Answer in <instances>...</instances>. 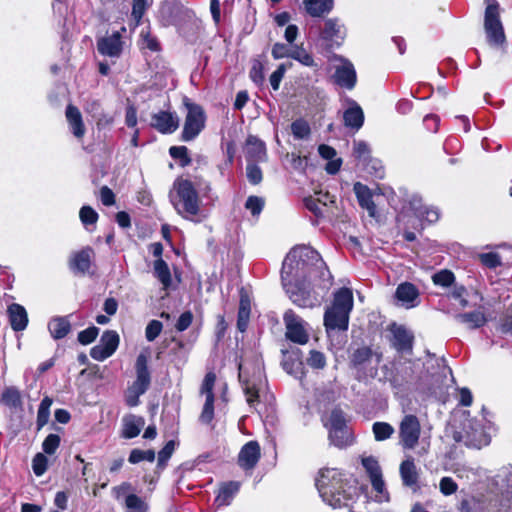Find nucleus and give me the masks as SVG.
<instances>
[{"instance_id": "21", "label": "nucleus", "mask_w": 512, "mask_h": 512, "mask_svg": "<svg viewBox=\"0 0 512 512\" xmlns=\"http://www.w3.org/2000/svg\"><path fill=\"white\" fill-rule=\"evenodd\" d=\"M135 370L136 379L131 386L138 390V392L145 393L151 383V375L148 369V358L145 354L140 353L137 356Z\"/></svg>"}, {"instance_id": "10", "label": "nucleus", "mask_w": 512, "mask_h": 512, "mask_svg": "<svg viewBox=\"0 0 512 512\" xmlns=\"http://www.w3.org/2000/svg\"><path fill=\"white\" fill-rule=\"evenodd\" d=\"M384 371V380L389 382L391 386L397 390L404 391L416 385L418 375L416 366L412 363L401 364L395 369H391L388 365L382 367Z\"/></svg>"}, {"instance_id": "3", "label": "nucleus", "mask_w": 512, "mask_h": 512, "mask_svg": "<svg viewBox=\"0 0 512 512\" xmlns=\"http://www.w3.org/2000/svg\"><path fill=\"white\" fill-rule=\"evenodd\" d=\"M173 190L170 198L178 214L185 219L200 222L204 215L201 214L199 195L193 183L188 179L178 178L173 184Z\"/></svg>"}, {"instance_id": "37", "label": "nucleus", "mask_w": 512, "mask_h": 512, "mask_svg": "<svg viewBox=\"0 0 512 512\" xmlns=\"http://www.w3.org/2000/svg\"><path fill=\"white\" fill-rule=\"evenodd\" d=\"M290 58L298 61L304 66L319 69V65L315 62L313 56L308 53L302 46H295L291 50Z\"/></svg>"}, {"instance_id": "8", "label": "nucleus", "mask_w": 512, "mask_h": 512, "mask_svg": "<svg viewBox=\"0 0 512 512\" xmlns=\"http://www.w3.org/2000/svg\"><path fill=\"white\" fill-rule=\"evenodd\" d=\"M373 357L376 358L377 365L382 359V353L373 351L370 346L366 345H361L351 350L349 363L350 367L356 371L357 379L361 380L367 377H375L377 374L376 366L368 369Z\"/></svg>"}, {"instance_id": "26", "label": "nucleus", "mask_w": 512, "mask_h": 512, "mask_svg": "<svg viewBox=\"0 0 512 512\" xmlns=\"http://www.w3.org/2000/svg\"><path fill=\"white\" fill-rule=\"evenodd\" d=\"M7 314L11 328L18 332L26 329L28 325V315L26 309L17 303L8 306Z\"/></svg>"}, {"instance_id": "61", "label": "nucleus", "mask_w": 512, "mask_h": 512, "mask_svg": "<svg viewBox=\"0 0 512 512\" xmlns=\"http://www.w3.org/2000/svg\"><path fill=\"white\" fill-rule=\"evenodd\" d=\"M246 175L248 178V181L253 184L257 185L262 181V170L257 164H248L246 167Z\"/></svg>"}, {"instance_id": "64", "label": "nucleus", "mask_w": 512, "mask_h": 512, "mask_svg": "<svg viewBox=\"0 0 512 512\" xmlns=\"http://www.w3.org/2000/svg\"><path fill=\"white\" fill-rule=\"evenodd\" d=\"M148 6V0H133L131 14L137 22L141 20Z\"/></svg>"}, {"instance_id": "54", "label": "nucleus", "mask_w": 512, "mask_h": 512, "mask_svg": "<svg viewBox=\"0 0 512 512\" xmlns=\"http://www.w3.org/2000/svg\"><path fill=\"white\" fill-rule=\"evenodd\" d=\"M353 155L359 161H367L370 158L368 144L364 141H355L353 145Z\"/></svg>"}, {"instance_id": "7", "label": "nucleus", "mask_w": 512, "mask_h": 512, "mask_svg": "<svg viewBox=\"0 0 512 512\" xmlns=\"http://www.w3.org/2000/svg\"><path fill=\"white\" fill-rule=\"evenodd\" d=\"M486 4L484 13V30L490 45L501 46L506 37L504 27L500 19V5L497 0H484Z\"/></svg>"}, {"instance_id": "22", "label": "nucleus", "mask_w": 512, "mask_h": 512, "mask_svg": "<svg viewBox=\"0 0 512 512\" xmlns=\"http://www.w3.org/2000/svg\"><path fill=\"white\" fill-rule=\"evenodd\" d=\"M151 126L162 134H171L179 126V119L177 115L160 111L152 115Z\"/></svg>"}, {"instance_id": "45", "label": "nucleus", "mask_w": 512, "mask_h": 512, "mask_svg": "<svg viewBox=\"0 0 512 512\" xmlns=\"http://www.w3.org/2000/svg\"><path fill=\"white\" fill-rule=\"evenodd\" d=\"M362 465L369 475L370 480L382 476L381 467L373 456L362 458Z\"/></svg>"}, {"instance_id": "28", "label": "nucleus", "mask_w": 512, "mask_h": 512, "mask_svg": "<svg viewBox=\"0 0 512 512\" xmlns=\"http://www.w3.org/2000/svg\"><path fill=\"white\" fill-rule=\"evenodd\" d=\"M241 483L238 481H228L220 485L218 494L215 498V503L218 506H228L231 504L233 498L239 492Z\"/></svg>"}, {"instance_id": "32", "label": "nucleus", "mask_w": 512, "mask_h": 512, "mask_svg": "<svg viewBox=\"0 0 512 512\" xmlns=\"http://www.w3.org/2000/svg\"><path fill=\"white\" fill-rule=\"evenodd\" d=\"M456 319L466 324L469 329H477L484 326L487 322V318L482 311L476 310L467 313L457 314Z\"/></svg>"}, {"instance_id": "24", "label": "nucleus", "mask_w": 512, "mask_h": 512, "mask_svg": "<svg viewBox=\"0 0 512 512\" xmlns=\"http://www.w3.org/2000/svg\"><path fill=\"white\" fill-rule=\"evenodd\" d=\"M65 116L72 134L77 139L83 138L86 128L80 110L76 106L69 104L66 107Z\"/></svg>"}, {"instance_id": "49", "label": "nucleus", "mask_w": 512, "mask_h": 512, "mask_svg": "<svg viewBox=\"0 0 512 512\" xmlns=\"http://www.w3.org/2000/svg\"><path fill=\"white\" fill-rule=\"evenodd\" d=\"M433 283L442 287H449L455 280L454 274L450 270H441L432 276Z\"/></svg>"}, {"instance_id": "50", "label": "nucleus", "mask_w": 512, "mask_h": 512, "mask_svg": "<svg viewBox=\"0 0 512 512\" xmlns=\"http://www.w3.org/2000/svg\"><path fill=\"white\" fill-rule=\"evenodd\" d=\"M263 71V63L258 59L253 60L249 76L251 80L258 86L262 85L264 82L265 77Z\"/></svg>"}, {"instance_id": "33", "label": "nucleus", "mask_w": 512, "mask_h": 512, "mask_svg": "<svg viewBox=\"0 0 512 512\" xmlns=\"http://www.w3.org/2000/svg\"><path fill=\"white\" fill-rule=\"evenodd\" d=\"M48 329L51 336L58 340L64 338L70 332L71 325L66 317H55L49 321Z\"/></svg>"}, {"instance_id": "15", "label": "nucleus", "mask_w": 512, "mask_h": 512, "mask_svg": "<svg viewBox=\"0 0 512 512\" xmlns=\"http://www.w3.org/2000/svg\"><path fill=\"white\" fill-rule=\"evenodd\" d=\"M216 382V375L214 372H208L202 382L200 393L205 395V403L199 416V422L208 425L214 418V385Z\"/></svg>"}, {"instance_id": "25", "label": "nucleus", "mask_w": 512, "mask_h": 512, "mask_svg": "<svg viewBox=\"0 0 512 512\" xmlns=\"http://www.w3.org/2000/svg\"><path fill=\"white\" fill-rule=\"evenodd\" d=\"M353 190L361 208L367 210L370 217H376L377 208L372 199L373 195L369 187L360 182H356Z\"/></svg>"}, {"instance_id": "9", "label": "nucleus", "mask_w": 512, "mask_h": 512, "mask_svg": "<svg viewBox=\"0 0 512 512\" xmlns=\"http://www.w3.org/2000/svg\"><path fill=\"white\" fill-rule=\"evenodd\" d=\"M128 46L129 35L125 26L97 39V50L99 54L109 58H120Z\"/></svg>"}, {"instance_id": "43", "label": "nucleus", "mask_w": 512, "mask_h": 512, "mask_svg": "<svg viewBox=\"0 0 512 512\" xmlns=\"http://www.w3.org/2000/svg\"><path fill=\"white\" fill-rule=\"evenodd\" d=\"M291 132L295 139H305L310 135V126L304 119H297L291 124Z\"/></svg>"}, {"instance_id": "4", "label": "nucleus", "mask_w": 512, "mask_h": 512, "mask_svg": "<svg viewBox=\"0 0 512 512\" xmlns=\"http://www.w3.org/2000/svg\"><path fill=\"white\" fill-rule=\"evenodd\" d=\"M353 305V293L350 288L342 287L334 292L332 303L324 313L323 320L327 333L348 329Z\"/></svg>"}, {"instance_id": "62", "label": "nucleus", "mask_w": 512, "mask_h": 512, "mask_svg": "<svg viewBox=\"0 0 512 512\" xmlns=\"http://www.w3.org/2000/svg\"><path fill=\"white\" fill-rule=\"evenodd\" d=\"M98 333H99V329L97 327H95V326L89 327V328L79 332L78 341L82 345H88L96 339V337L98 336Z\"/></svg>"}, {"instance_id": "6", "label": "nucleus", "mask_w": 512, "mask_h": 512, "mask_svg": "<svg viewBox=\"0 0 512 512\" xmlns=\"http://www.w3.org/2000/svg\"><path fill=\"white\" fill-rule=\"evenodd\" d=\"M453 439L469 448L476 449H480L490 443V436L486 432L484 425L476 419H467L462 424L461 430L453 432Z\"/></svg>"}, {"instance_id": "57", "label": "nucleus", "mask_w": 512, "mask_h": 512, "mask_svg": "<svg viewBox=\"0 0 512 512\" xmlns=\"http://www.w3.org/2000/svg\"><path fill=\"white\" fill-rule=\"evenodd\" d=\"M48 460L42 453H37L32 460V469L36 476H42L47 470Z\"/></svg>"}, {"instance_id": "23", "label": "nucleus", "mask_w": 512, "mask_h": 512, "mask_svg": "<svg viewBox=\"0 0 512 512\" xmlns=\"http://www.w3.org/2000/svg\"><path fill=\"white\" fill-rule=\"evenodd\" d=\"M92 255L93 249L90 247H85L74 253L69 261L70 269L75 274H85L90 269Z\"/></svg>"}, {"instance_id": "40", "label": "nucleus", "mask_w": 512, "mask_h": 512, "mask_svg": "<svg viewBox=\"0 0 512 512\" xmlns=\"http://www.w3.org/2000/svg\"><path fill=\"white\" fill-rule=\"evenodd\" d=\"M127 512H148V504L136 494H129L125 498Z\"/></svg>"}, {"instance_id": "14", "label": "nucleus", "mask_w": 512, "mask_h": 512, "mask_svg": "<svg viewBox=\"0 0 512 512\" xmlns=\"http://www.w3.org/2000/svg\"><path fill=\"white\" fill-rule=\"evenodd\" d=\"M421 426L415 415H405L399 425L400 444L404 449H414L418 444Z\"/></svg>"}, {"instance_id": "60", "label": "nucleus", "mask_w": 512, "mask_h": 512, "mask_svg": "<svg viewBox=\"0 0 512 512\" xmlns=\"http://www.w3.org/2000/svg\"><path fill=\"white\" fill-rule=\"evenodd\" d=\"M163 325L158 320H151L145 329V337L149 342L154 341L161 333Z\"/></svg>"}, {"instance_id": "31", "label": "nucleus", "mask_w": 512, "mask_h": 512, "mask_svg": "<svg viewBox=\"0 0 512 512\" xmlns=\"http://www.w3.org/2000/svg\"><path fill=\"white\" fill-rule=\"evenodd\" d=\"M306 12L312 17L328 14L334 6L333 0H303Z\"/></svg>"}, {"instance_id": "52", "label": "nucleus", "mask_w": 512, "mask_h": 512, "mask_svg": "<svg viewBox=\"0 0 512 512\" xmlns=\"http://www.w3.org/2000/svg\"><path fill=\"white\" fill-rule=\"evenodd\" d=\"M264 199L258 196H249L245 202V208L251 212L253 216H259L264 208Z\"/></svg>"}, {"instance_id": "17", "label": "nucleus", "mask_w": 512, "mask_h": 512, "mask_svg": "<svg viewBox=\"0 0 512 512\" xmlns=\"http://www.w3.org/2000/svg\"><path fill=\"white\" fill-rule=\"evenodd\" d=\"M261 457V448L257 441L244 444L238 454V465L245 471H252Z\"/></svg>"}, {"instance_id": "20", "label": "nucleus", "mask_w": 512, "mask_h": 512, "mask_svg": "<svg viewBox=\"0 0 512 512\" xmlns=\"http://www.w3.org/2000/svg\"><path fill=\"white\" fill-rule=\"evenodd\" d=\"M392 333L391 344L398 352H411L413 348L414 336L411 331L403 325L393 324L390 328Z\"/></svg>"}, {"instance_id": "51", "label": "nucleus", "mask_w": 512, "mask_h": 512, "mask_svg": "<svg viewBox=\"0 0 512 512\" xmlns=\"http://www.w3.org/2000/svg\"><path fill=\"white\" fill-rule=\"evenodd\" d=\"M79 217L85 227L96 224L98 213L90 206H83L80 209Z\"/></svg>"}, {"instance_id": "12", "label": "nucleus", "mask_w": 512, "mask_h": 512, "mask_svg": "<svg viewBox=\"0 0 512 512\" xmlns=\"http://www.w3.org/2000/svg\"><path fill=\"white\" fill-rule=\"evenodd\" d=\"M184 105L187 108L181 138L185 142L195 139L205 127L206 116L203 108L190 102L188 98L184 99Z\"/></svg>"}, {"instance_id": "34", "label": "nucleus", "mask_w": 512, "mask_h": 512, "mask_svg": "<svg viewBox=\"0 0 512 512\" xmlns=\"http://www.w3.org/2000/svg\"><path fill=\"white\" fill-rule=\"evenodd\" d=\"M144 425V420L141 417L129 416L123 420L122 437L125 439H132L139 435L141 428Z\"/></svg>"}, {"instance_id": "41", "label": "nucleus", "mask_w": 512, "mask_h": 512, "mask_svg": "<svg viewBox=\"0 0 512 512\" xmlns=\"http://www.w3.org/2000/svg\"><path fill=\"white\" fill-rule=\"evenodd\" d=\"M372 431L376 441H384L393 435L394 428L387 422H375Z\"/></svg>"}, {"instance_id": "56", "label": "nucleus", "mask_w": 512, "mask_h": 512, "mask_svg": "<svg viewBox=\"0 0 512 512\" xmlns=\"http://www.w3.org/2000/svg\"><path fill=\"white\" fill-rule=\"evenodd\" d=\"M329 439L333 445L339 448L346 447L350 445L352 442L348 430H342L341 432H337L334 436L331 435V431H329Z\"/></svg>"}, {"instance_id": "2", "label": "nucleus", "mask_w": 512, "mask_h": 512, "mask_svg": "<svg viewBox=\"0 0 512 512\" xmlns=\"http://www.w3.org/2000/svg\"><path fill=\"white\" fill-rule=\"evenodd\" d=\"M343 474L335 468H326L319 472L316 487L324 502L333 508L347 506L352 499V486L348 485Z\"/></svg>"}, {"instance_id": "46", "label": "nucleus", "mask_w": 512, "mask_h": 512, "mask_svg": "<svg viewBox=\"0 0 512 512\" xmlns=\"http://www.w3.org/2000/svg\"><path fill=\"white\" fill-rule=\"evenodd\" d=\"M169 154L172 158L179 160L180 166L186 167L191 163V158L188 155V148L186 146H172L169 149Z\"/></svg>"}, {"instance_id": "47", "label": "nucleus", "mask_w": 512, "mask_h": 512, "mask_svg": "<svg viewBox=\"0 0 512 512\" xmlns=\"http://www.w3.org/2000/svg\"><path fill=\"white\" fill-rule=\"evenodd\" d=\"M371 484L373 487V490L377 493L376 494V500L378 502H387L389 501V493L386 489L383 477H377L374 479H371Z\"/></svg>"}, {"instance_id": "35", "label": "nucleus", "mask_w": 512, "mask_h": 512, "mask_svg": "<svg viewBox=\"0 0 512 512\" xmlns=\"http://www.w3.org/2000/svg\"><path fill=\"white\" fill-rule=\"evenodd\" d=\"M153 274L161 282L164 290H167L171 286V272L167 263L163 259H157L154 261Z\"/></svg>"}, {"instance_id": "58", "label": "nucleus", "mask_w": 512, "mask_h": 512, "mask_svg": "<svg viewBox=\"0 0 512 512\" xmlns=\"http://www.w3.org/2000/svg\"><path fill=\"white\" fill-rule=\"evenodd\" d=\"M60 445V437L57 434H49L42 443V449L46 454H54Z\"/></svg>"}, {"instance_id": "13", "label": "nucleus", "mask_w": 512, "mask_h": 512, "mask_svg": "<svg viewBox=\"0 0 512 512\" xmlns=\"http://www.w3.org/2000/svg\"><path fill=\"white\" fill-rule=\"evenodd\" d=\"M288 340L299 345H305L309 341V334L305 328L306 323L293 310H287L283 315Z\"/></svg>"}, {"instance_id": "36", "label": "nucleus", "mask_w": 512, "mask_h": 512, "mask_svg": "<svg viewBox=\"0 0 512 512\" xmlns=\"http://www.w3.org/2000/svg\"><path fill=\"white\" fill-rule=\"evenodd\" d=\"M325 427L331 431V435H335L337 432L347 430L346 420L343 412L340 409H333L329 415L328 420L325 422Z\"/></svg>"}, {"instance_id": "11", "label": "nucleus", "mask_w": 512, "mask_h": 512, "mask_svg": "<svg viewBox=\"0 0 512 512\" xmlns=\"http://www.w3.org/2000/svg\"><path fill=\"white\" fill-rule=\"evenodd\" d=\"M290 299L294 304L302 308H312L318 304V297L311 288L317 286L314 281H291V283H282Z\"/></svg>"}, {"instance_id": "42", "label": "nucleus", "mask_w": 512, "mask_h": 512, "mask_svg": "<svg viewBox=\"0 0 512 512\" xmlns=\"http://www.w3.org/2000/svg\"><path fill=\"white\" fill-rule=\"evenodd\" d=\"M119 342L120 339L117 332L107 330L102 334L99 343L106 347L110 352L114 353L118 348Z\"/></svg>"}, {"instance_id": "19", "label": "nucleus", "mask_w": 512, "mask_h": 512, "mask_svg": "<svg viewBox=\"0 0 512 512\" xmlns=\"http://www.w3.org/2000/svg\"><path fill=\"white\" fill-rule=\"evenodd\" d=\"M340 65L335 68L333 79L337 85L346 89L354 88L357 80L356 71L353 64L339 57Z\"/></svg>"}, {"instance_id": "1", "label": "nucleus", "mask_w": 512, "mask_h": 512, "mask_svg": "<svg viewBox=\"0 0 512 512\" xmlns=\"http://www.w3.org/2000/svg\"><path fill=\"white\" fill-rule=\"evenodd\" d=\"M282 283L291 281H314L319 288L328 289L332 275L321 255L312 247L301 245L290 250L281 270Z\"/></svg>"}, {"instance_id": "18", "label": "nucleus", "mask_w": 512, "mask_h": 512, "mask_svg": "<svg viewBox=\"0 0 512 512\" xmlns=\"http://www.w3.org/2000/svg\"><path fill=\"white\" fill-rule=\"evenodd\" d=\"M395 298L406 309L415 308L420 304L419 289L411 282L400 283L396 288Z\"/></svg>"}, {"instance_id": "63", "label": "nucleus", "mask_w": 512, "mask_h": 512, "mask_svg": "<svg viewBox=\"0 0 512 512\" xmlns=\"http://www.w3.org/2000/svg\"><path fill=\"white\" fill-rule=\"evenodd\" d=\"M84 110L94 118L100 116L102 113L101 101L95 98H88L85 102Z\"/></svg>"}, {"instance_id": "29", "label": "nucleus", "mask_w": 512, "mask_h": 512, "mask_svg": "<svg viewBox=\"0 0 512 512\" xmlns=\"http://www.w3.org/2000/svg\"><path fill=\"white\" fill-rule=\"evenodd\" d=\"M344 124L355 130H359L364 123V113L362 108L353 100L350 101V106L343 114Z\"/></svg>"}, {"instance_id": "59", "label": "nucleus", "mask_w": 512, "mask_h": 512, "mask_svg": "<svg viewBox=\"0 0 512 512\" xmlns=\"http://www.w3.org/2000/svg\"><path fill=\"white\" fill-rule=\"evenodd\" d=\"M481 263L488 268H496L502 264L501 257L498 253L488 252L479 256Z\"/></svg>"}, {"instance_id": "5", "label": "nucleus", "mask_w": 512, "mask_h": 512, "mask_svg": "<svg viewBox=\"0 0 512 512\" xmlns=\"http://www.w3.org/2000/svg\"><path fill=\"white\" fill-rule=\"evenodd\" d=\"M239 380L246 395L247 403L252 407L259 401V392L266 385V377L261 364L257 362L251 374L246 364H239Z\"/></svg>"}, {"instance_id": "44", "label": "nucleus", "mask_w": 512, "mask_h": 512, "mask_svg": "<svg viewBox=\"0 0 512 512\" xmlns=\"http://www.w3.org/2000/svg\"><path fill=\"white\" fill-rule=\"evenodd\" d=\"M153 462L155 460V452L152 449L149 450H141V449H133L130 452L128 461L131 464H137L141 461Z\"/></svg>"}, {"instance_id": "53", "label": "nucleus", "mask_w": 512, "mask_h": 512, "mask_svg": "<svg viewBox=\"0 0 512 512\" xmlns=\"http://www.w3.org/2000/svg\"><path fill=\"white\" fill-rule=\"evenodd\" d=\"M422 211L423 216H417L422 226L424 223L433 224L437 222L440 217L439 210L434 206H425Z\"/></svg>"}, {"instance_id": "38", "label": "nucleus", "mask_w": 512, "mask_h": 512, "mask_svg": "<svg viewBox=\"0 0 512 512\" xmlns=\"http://www.w3.org/2000/svg\"><path fill=\"white\" fill-rule=\"evenodd\" d=\"M248 154L255 161H263L266 158V147L264 142L255 138L249 137L247 140Z\"/></svg>"}, {"instance_id": "16", "label": "nucleus", "mask_w": 512, "mask_h": 512, "mask_svg": "<svg viewBox=\"0 0 512 512\" xmlns=\"http://www.w3.org/2000/svg\"><path fill=\"white\" fill-rule=\"evenodd\" d=\"M346 36L345 28L338 19L329 18L320 29L319 39L328 48L339 47Z\"/></svg>"}, {"instance_id": "27", "label": "nucleus", "mask_w": 512, "mask_h": 512, "mask_svg": "<svg viewBox=\"0 0 512 512\" xmlns=\"http://www.w3.org/2000/svg\"><path fill=\"white\" fill-rule=\"evenodd\" d=\"M400 477L404 486L415 488L418 486L419 473L414 459L409 457L402 461L399 468Z\"/></svg>"}, {"instance_id": "39", "label": "nucleus", "mask_w": 512, "mask_h": 512, "mask_svg": "<svg viewBox=\"0 0 512 512\" xmlns=\"http://www.w3.org/2000/svg\"><path fill=\"white\" fill-rule=\"evenodd\" d=\"M1 401L9 408L16 409L22 406L20 392L15 387L6 388L1 395Z\"/></svg>"}, {"instance_id": "48", "label": "nucleus", "mask_w": 512, "mask_h": 512, "mask_svg": "<svg viewBox=\"0 0 512 512\" xmlns=\"http://www.w3.org/2000/svg\"><path fill=\"white\" fill-rule=\"evenodd\" d=\"M175 441H168L165 446L158 452V463L157 466L160 469H164L168 460L171 458L174 450H175Z\"/></svg>"}, {"instance_id": "30", "label": "nucleus", "mask_w": 512, "mask_h": 512, "mask_svg": "<svg viewBox=\"0 0 512 512\" xmlns=\"http://www.w3.org/2000/svg\"><path fill=\"white\" fill-rule=\"evenodd\" d=\"M283 352V359L281 365L283 369L290 375L294 377H299L302 374L303 363L298 355L299 350L296 352Z\"/></svg>"}, {"instance_id": "55", "label": "nucleus", "mask_w": 512, "mask_h": 512, "mask_svg": "<svg viewBox=\"0 0 512 512\" xmlns=\"http://www.w3.org/2000/svg\"><path fill=\"white\" fill-rule=\"evenodd\" d=\"M307 364L313 369H323L326 366V357L320 351L311 350L307 358Z\"/></svg>"}]
</instances>
